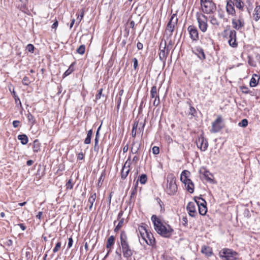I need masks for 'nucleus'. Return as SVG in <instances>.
<instances>
[{
  "label": "nucleus",
  "instance_id": "obj_2",
  "mask_svg": "<svg viewBox=\"0 0 260 260\" xmlns=\"http://www.w3.org/2000/svg\"><path fill=\"white\" fill-rule=\"evenodd\" d=\"M151 220L153 223L154 229L157 233L165 237H170L173 231V230L170 226H165L161 222L160 220L155 215H153L151 217Z\"/></svg>",
  "mask_w": 260,
  "mask_h": 260
},
{
  "label": "nucleus",
  "instance_id": "obj_28",
  "mask_svg": "<svg viewBox=\"0 0 260 260\" xmlns=\"http://www.w3.org/2000/svg\"><path fill=\"white\" fill-rule=\"evenodd\" d=\"M233 3L237 8L242 11L243 10L244 3L242 0H234Z\"/></svg>",
  "mask_w": 260,
  "mask_h": 260
},
{
  "label": "nucleus",
  "instance_id": "obj_18",
  "mask_svg": "<svg viewBox=\"0 0 260 260\" xmlns=\"http://www.w3.org/2000/svg\"><path fill=\"white\" fill-rule=\"evenodd\" d=\"M130 160H131V156H129L128 157L127 161L125 162V163L124 164V166L123 167V168L122 169L121 172V178L122 179L126 178V177L128 175V174L129 172V167L130 163L129 162L128 163L127 167H126V165L127 164L128 161H129Z\"/></svg>",
  "mask_w": 260,
  "mask_h": 260
},
{
  "label": "nucleus",
  "instance_id": "obj_62",
  "mask_svg": "<svg viewBox=\"0 0 260 260\" xmlns=\"http://www.w3.org/2000/svg\"><path fill=\"white\" fill-rule=\"evenodd\" d=\"M58 26V21L56 20L52 25V29H56Z\"/></svg>",
  "mask_w": 260,
  "mask_h": 260
},
{
  "label": "nucleus",
  "instance_id": "obj_35",
  "mask_svg": "<svg viewBox=\"0 0 260 260\" xmlns=\"http://www.w3.org/2000/svg\"><path fill=\"white\" fill-rule=\"evenodd\" d=\"M137 187H138V181H137L135 183V186L132 188L131 194V198H132L134 197H135L137 192Z\"/></svg>",
  "mask_w": 260,
  "mask_h": 260
},
{
  "label": "nucleus",
  "instance_id": "obj_61",
  "mask_svg": "<svg viewBox=\"0 0 260 260\" xmlns=\"http://www.w3.org/2000/svg\"><path fill=\"white\" fill-rule=\"evenodd\" d=\"M99 137H95L94 139V149H95L96 146L98 145Z\"/></svg>",
  "mask_w": 260,
  "mask_h": 260
},
{
  "label": "nucleus",
  "instance_id": "obj_51",
  "mask_svg": "<svg viewBox=\"0 0 260 260\" xmlns=\"http://www.w3.org/2000/svg\"><path fill=\"white\" fill-rule=\"evenodd\" d=\"M218 17L220 19H223L224 17V14L223 11H218Z\"/></svg>",
  "mask_w": 260,
  "mask_h": 260
},
{
  "label": "nucleus",
  "instance_id": "obj_26",
  "mask_svg": "<svg viewBox=\"0 0 260 260\" xmlns=\"http://www.w3.org/2000/svg\"><path fill=\"white\" fill-rule=\"evenodd\" d=\"M140 147V144L138 142H134L133 143L132 147L131 152L133 154H136L138 153Z\"/></svg>",
  "mask_w": 260,
  "mask_h": 260
},
{
  "label": "nucleus",
  "instance_id": "obj_58",
  "mask_svg": "<svg viewBox=\"0 0 260 260\" xmlns=\"http://www.w3.org/2000/svg\"><path fill=\"white\" fill-rule=\"evenodd\" d=\"M20 123V121L18 120H14L13 122V125L14 127H18Z\"/></svg>",
  "mask_w": 260,
  "mask_h": 260
},
{
  "label": "nucleus",
  "instance_id": "obj_6",
  "mask_svg": "<svg viewBox=\"0 0 260 260\" xmlns=\"http://www.w3.org/2000/svg\"><path fill=\"white\" fill-rule=\"evenodd\" d=\"M219 254L222 260H237L238 256L236 251L228 248L222 249Z\"/></svg>",
  "mask_w": 260,
  "mask_h": 260
},
{
  "label": "nucleus",
  "instance_id": "obj_31",
  "mask_svg": "<svg viewBox=\"0 0 260 260\" xmlns=\"http://www.w3.org/2000/svg\"><path fill=\"white\" fill-rule=\"evenodd\" d=\"M33 151L35 152H38L40 149V143L38 140H35L33 142Z\"/></svg>",
  "mask_w": 260,
  "mask_h": 260
},
{
  "label": "nucleus",
  "instance_id": "obj_3",
  "mask_svg": "<svg viewBox=\"0 0 260 260\" xmlns=\"http://www.w3.org/2000/svg\"><path fill=\"white\" fill-rule=\"evenodd\" d=\"M138 232L142 239L149 245L153 246L155 244V238L153 234L149 232L146 226L141 225L138 227Z\"/></svg>",
  "mask_w": 260,
  "mask_h": 260
},
{
  "label": "nucleus",
  "instance_id": "obj_54",
  "mask_svg": "<svg viewBox=\"0 0 260 260\" xmlns=\"http://www.w3.org/2000/svg\"><path fill=\"white\" fill-rule=\"evenodd\" d=\"M196 113V109L192 106L190 107L189 108V114L191 115H194V113Z\"/></svg>",
  "mask_w": 260,
  "mask_h": 260
},
{
  "label": "nucleus",
  "instance_id": "obj_11",
  "mask_svg": "<svg viewBox=\"0 0 260 260\" xmlns=\"http://www.w3.org/2000/svg\"><path fill=\"white\" fill-rule=\"evenodd\" d=\"M196 143L198 147L200 148L201 151H205L207 150L208 146V141L203 137L201 136L199 137Z\"/></svg>",
  "mask_w": 260,
  "mask_h": 260
},
{
  "label": "nucleus",
  "instance_id": "obj_23",
  "mask_svg": "<svg viewBox=\"0 0 260 260\" xmlns=\"http://www.w3.org/2000/svg\"><path fill=\"white\" fill-rule=\"evenodd\" d=\"M253 19L257 21L260 19V5L255 7L253 14Z\"/></svg>",
  "mask_w": 260,
  "mask_h": 260
},
{
  "label": "nucleus",
  "instance_id": "obj_13",
  "mask_svg": "<svg viewBox=\"0 0 260 260\" xmlns=\"http://www.w3.org/2000/svg\"><path fill=\"white\" fill-rule=\"evenodd\" d=\"M187 30L189 32L190 37L193 41L199 40V33L197 28L193 25H189Z\"/></svg>",
  "mask_w": 260,
  "mask_h": 260
},
{
  "label": "nucleus",
  "instance_id": "obj_59",
  "mask_svg": "<svg viewBox=\"0 0 260 260\" xmlns=\"http://www.w3.org/2000/svg\"><path fill=\"white\" fill-rule=\"evenodd\" d=\"M20 2L23 3V5L22 6V7H23L24 9H25L26 7V4H27V0H20Z\"/></svg>",
  "mask_w": 260,
  "mask_h": 260
},
{
  "label": "nucleus",
  "instance_id": "obj_48",
  "mask_svg": "<svg viewBox=\"0 0 260 260\" xmlns=\"http://www.w3.org/2000/svg\"><path fill=\"white\" fill-rule=\"evenodd\" d=\"M22 83L25 85H28L29 84V79L27 77H24L22 79Z\"/></svg>",
  "mask_w": 260,
  "mask_h": 260
},
{
  "label": "nucleus",
  "instance_id": "obj_33",
  "mask_svg": "<svg viewBox=\"0 0 260 260\" xmlns=\"http://www.w3.org/2000/svg\"><path fill=\"white\" fill-rule=\"evenodd\" d=\"M147 181V177L146 174H142L139 177L137 181L138 182L139 181L141 184H145Z\"/></svg>",
  "mask_w": 260,
  "mask_h": 260
},
{
  "label": "nucleus",
  "instance_id": "obj_52",
  "mask_svg": "<svg viewBox=\"0 0 260 260\" xmlns=\"http://www.w3.org/2000/svg\"><path fill=\"white\" fill-rule=\"evenodd\" d=\"M159 103H160L159 97H158V99L156 98V99H154L153 103V105L154 106L156 107L159 104Z\"/></svg>",
  "mask_w": 260,
  "mask_h": 260
},
{
  "label": "nucleus",
  "instance_id": "obj_25",
  "mask_svg": "<svg viewBox=\"0 0 260 260\" xmlns=\"http://www.w3.org/2000/svg\"><path fill=\"white\" fill-rule=\"evenodd\" d=\"M260 78V77L254 74L251 78L250 81V86L251 87H255L257 85L258 83V80Z\"/></svg>",
  "mask_w": 260,
  "mask_h": 260
},
{
  "label": "nucleus",
  "instance_id": "obj_17",
  "mask_svg": "<svg viewBox=\"0 0 260 260\" xmlns=\"http://www.w3.org/2000/svg\"><path fill=\"white\" fill-rule=\"evenodd\" d=\"M123 212L122 211H120L119 212V213H118V215L117 216V219L119 220V221L117 225L116 226V227L114 229L115 232H118L123 225L124 219L123 218H121V217L123 215Z\"/></svg>",
  "mask_w": 260,
  "mask_h": 260
},
{
  "label": "nucleus",
  "instance_id": "obj_36",
  "mask_svg": "<svg viewBox=\"0 0 260 260\" xmlns=\"http://www.w3.org/2000/svg\"><path fill=\"white\" fill-rule=\"evenodd\" d=\"M27 118L29 122H30L31 124H34L35 123V119L33 115L29 112L27 114Z\"/></svg>",
  "mask_w": 260,
  "mask_h": 260
},
{
  "label": "nucleus",
  "instance_id": "obj_29",
  "mask_svg": "<svg viewBox=\"0 0 260 260\" xmlns=\"http://www.w3.org/2000/svg\"><path fill=\"white\" fill-rule=\"evenodd\" d=\"M17 138L19 140L21 141V143L23 145H25L28 143V137L25 134L19 135Z\"/></svg>",
  "mask_w": 260,
  "mask_h": 260
},
{
  "label": "nucleus",
  "instance_id": "obj_10",
  "mask_svg": "<svg viewBox=\"0 0 260 260\" xmlns=\"http://www.w3.org/2000/svg\"><path fill=\"white\" fill-rule=\"evenodd\" d=\"M229 32V44L232 47H236L237 46V43L236 42V31L235 30H228L226 29L224 31L225 33Z\"/></svg>",
  "mask_w": 260,
  "mask_h": 260
},
{
  "label": "nucleus",
  "instance_id": "obj_41",
  "mask_svg": "<svg viewBox=\"0 0 260 260\" xmlns=\"http://www.w3.org/2000/svg\"><path fill=\"white\" fill-rule=\"evenodd\" d=\"M61 243L60 242H58L55 246V247L53 249V252L54 253L57 252L61 248Z\"/></svg>",
  "mask_w": 260,
  "mask_h": 260
},
{
  "label": "nucleus",
  "instance_id": "obj_40",
  "mask_svg": "<svg viewBox=\"0 0 260 260\" xmlns=\"http://www.w3.org/2000/svg\"><path fill=\"white\" fill-rule=\"evenodd\" d=\"M248 125V120L246 119H243L238 123V125L241 127H245Z\"/></svg>",
  "mask_w": 260,
  "mask_h": 260
},
{
  "label": "nucleus",
  "instance_id": "obj_27",
  "mask_svg": "<svg viewBox=\"0 0 260 260\" xmlns=\"http://www.w3.org/2000/svg\"><path fill=\"white\" fill-rule=\"evenodd\" d=\"M150 95L151 98H158L159 96L158 91L156 86H153L150 90Z\"/></svg>",
  "mask_w": 260,
  "mask_h": 260
},
{
  "label": "nucleus",
  "instance_id": "obj_50",
  "mask_svg": "<svg viewBox=\"0 0 260 260\" xmlns=\"http://www.w3.org/2000/svg\"><path fill=\"white\" fill-rule=\"evenodd\" d=\"M198 200H197L196 199H195V202L196 203V205L198 207H199V205H200V204H202V200H204L203 198H198Z\"/></svg>",
  "mask_w": 260,
  "mask_h": 260
},
{
  "label": "nucleus",
  "instance_id": "obj_16",
  "mask_svg": "<svg viewBox=\"0 0 260 260\" xmlns=\"http://www.w3.org/2000/svg\"><path fill=\"white\" fill-rule=\"evenodd\" d=\"M96 198V194L95 192H91L90 193L89 197L88 200L87 206L88 207V211H91L92 210L93 204Z\"/></svg>",
  "mask_w": 260,
  "mask_h": 260
},
{
  "label": "nucleus",
  "instance_id": "obj_53",
  "mask_svg": "<svg viewBox=\"0 0 260 260\" xmlns=\"http://www.w3.org/2000/svg\"><path fill=\"white\" fill-rule=\"evenodd\" d=\"M73 243V240L72 238V237L69 238L68 244V247L69 248H71L72 246Z\"/></svg>",
  "mask_w": 260,
  "mask_h": 260
},
{
  "label": "nucleus",
  "instance_id": "obj_20",
  "mask_svg": "<svg viewBox=\"0 0 260 260\" xmlns=\"http://www.w3.org/2000/svg\"><path fill=\"white\" fill-rule=\"evenodd\" d=\"M234 3L231 0L227 2L226 10L229 14L233 15L235 14V10L234 8Z\"/></svg>",
  "mask_w": 260,
  "mask_h": 260
},
{
  "label": "nucleus",
  "instance_id": "obj_60",
  "mask_svg": "<svg viewBox=\"0 0 260 260\" xmlns=\"http://www.w3.org/2000/svg\"><path fill=\"white\" fill-rule=\"evenodd\" d=\"M137 47L139 50H142L143 48V45L140 42H138L137 44Z\"/></svg>",
  "mask_w": 260,
  "mask_h": 260
},
{
  "label": "nucleus",
  "instance_id": "obj_5",
  "mask_svg": "<svg viewBox=\"0 0 260 260\" xmlns=\"http://www.w3.org/2000/svg\"><path fill=\"white\" fill-rule=\"evenodd\" d=\"M190 173L188 170H184L180 175V180L184 184L186 190L190 193L194 191V184L190 179Z\"/></svg>",
  "mask_w": 260,
  "mask_h": 260
},
{
  "label": "nucleus",
  "instance_id": "obj_22",
  "mask_svg": "<svg viewBox=\"0 0 260 260\" xmlns=\"http://www.w3.org/2000/svg\"><path fill=\"white\" fill-rule=\"evenodd\" d=\"M201 252L207 256H210L212 254V248L207 246H204L202 247Z\"/></svg>",
  "mask_w": 260,
  "mask_h": 260
},
{
  "label": "nucleus",
  "instance_id": "obj_44",
  "mask_svg": "<svg viewBox=\"0 0 260 260\" xmlns=\"http://www.w3.org/2000/svg\"><path fill=\"white\" fill-rule=\"evenodd\" d=\"M204 175L206 177V179L209 181H212V179L211 177L212 176L210 174L208 171H205L204 172Z\"/></svg>",
  "mask_w": 260,
  "mask_h": 260
},
{
  "label": "nucleus",
  "instance_id": "obj_64",
  "mask_svg": "<svg viewBox=\"0 0 260 260\" xmlns=\"http://www.w3.org/2000/svg\"><path fill=\"white\" fill-rule=\"evenodd\" d=\"M139 160V158L137 156H135L133 158V162L136 164Z\"/></svg>",
  "mask_w": 260,
  "mask_h": 260
},
{
  "label": "nucleus",
  "instance_id": "obj_38",
  "mask_svg": "<svg viewBox=\"0 0 260 260\" xmlns=\"http://www.w3.org/2000/svg\"><path fill=\"white\" fill-rule=\"evenodd\" d=\"M85 46L84 45H81L77 49V52L80 54H83L85 52Z\"/></svg>",
  "mask_w": 260,
  "mask_h": 260
},
{
  "label": "nucleus",
  "instance_id": "obj_19",
  "mask_svg": "<svg viewBox=\"0 0 260 260\" xmlns=\"http://www.w3.org/2000/svg\"><path fill=\"white\" fill-rule=\"evenodd\" d=\"M114 242L115 237H114V236L112 235L108 238L106 243V247L109 249V250L107 254L106 255V256H105L104 258H105L109 254V252L111 251V247L114 244Z\"/></svg>",
  "mask_w": 260,
  "mask_h": 260
},
{
  "label": "nucleus",
  "instance_id": "obj_63",
  "mask_svg": "<svg viewBox=\"0 0 260 260\" xmlns=\"http://www.w3.org/2000/svg\"><path fill=\"white\" fill-rule=\"evenodd\" d=\"M156 200L157 202L159 204L160 207L161 208H162V205H163V204H162V202H161L160 199L159 198H157L156 199Z\"/></svg>",
  "mask_w": 260,
  "mask_h": 260
},
{
  "label": "nucleus",
  "instance_id": "obj_49",
  "mask_svg": "<svg viewBox=\"0 0 260 260\" xmlns=\"http://www.w3.org/2000/svg\"><path fill=\"white\" fill-rule=\"evenodd\" d=\"M103 89L101 88L98 91V93L96 95L95 99L96 100H99L101 98L102 94Z\"/></svg>",
  "mask_w": 260,
  "mask_h": 260
},
{
  "label": "nucleus",
  "instance_id": "obj_21",
  "mask_svg": "<svg viewBox=\"0 0 260 260\" xmlns=\"http://www.w3.org/2000/svg\"><path fill=\"white\" fill-rule=\"evenodd\" d=\"M202 204H200L199 208V213L202 215H205L207 212V208L206 207V202L205 200H202Z\"/></svg>",
  "mask_w": 260,
  "mask_h": 260
},
{
  "label": "nucleus",
  "instance_id": "obj_43",
  "mask_svg": "<svg viewBox=\"0 0 260 260\" xmlns=\"http://www.w3.org/2000/svg\"><path fill=\"white\" fill-rule=\"evenodd\" d=\"M73 69L72 68V66H71L69 68L64 72L63 76L64 77H66L67 76H69L70 74H71L73 71Z\"/></svg>",
  "mask_w": 260,
  "mask_h": 260
},
{
  "label": "nucleus",
  "instance_id": "obj_30",
  "mask_svg": "<svg viewBox=\"0 0 260 260\" xmlns=\"http://www.w3.org/2000/svg\"><path fill=\"white\" fill-rule=\"evenodd\" d=\"M210 22L213 25L219 26L220 24L219 21L217 19L215 16L212 15L209 16Z\"/></svg>",
  "mask_w": 260,
  "mask_h": 260
},
{
  "label": "nucleus",
  "instance_id": "obj_15",
  "mask_svg": "<svg viewBox=\"0 0 260 260\" xmlns=\"http://www.w3.org/2000/svg\"><path fill=\"white\" fill-rule=\"evenodd\" d=\"M232 23L233 28L237 30L241 29L245 25L244 20L240 19H233Z\"/></svg>",
  "mask_w": 260,
  "mask_h": 260
},
{
  "label": "nucleus",
  "instance_id": "obj_56",
  "mask_svg": "<svg viewBox=\"0 0 260 260\" xmlns=\"http://www.w3.org/2000/svg\"><path fill=\"white\" fill-rule=\"evenodd\" d=\"M105 173H104V172H103V173L101 174V176H100V178H99V183H98V185H99L100 183V182H101V181H103V180H104V177H105Z\"/></svg>",
  "mask_w": 260,
  "mask_h": 260
},
{
  "label": "nucleus",
  "instance_id": "obj_24",
  "mask_svg": "<svg viewBox=\"0 0 260 260\" xmlns=\"http://www.w3.org/2000/svg\"><path fill=\"white\" fill-rule=\"evenodd\" d=\"M198 57L201 60H204L206 58V55L204 52V50L200 47H198L196 49V52L195 53Z\"/></svg>",
  "mask_w": 260,
  "mask_h": 260
},
{
  "label": "nucleus",
  "instance_id": "obj_4",
  "mask_svg": "<svg viewBox=\"0 0 260 260\" xmlns=\"http://www.w3.org/2000/svg\"><path fill=\"white\" fill-rule=\"evenodd\" d=\"M176 177L173 174H169L167 177V185L166 192L170 196L174 195L177 191V186L176 183Z\"/></svg>",
  "mask_w": 260,
  "mask_h": 260
},
{
  "label": "nucleus",
  "instance_id": "obj_55",
  "mask_svg": "<svg viewBox=\"0 0 260 260\" xmlns=\"http://www.w3.org/2000/svg\"><path fill=\"white\" fill-rule=\"evenodd\" d=\"M183 224L184 225H186L188 223V220L186 216H183L182 218Z\"/></svg>",
  "mask_w": 260,
  "mask_h": 260
},
{
  "label": "nucleus",
  "instance_id": "obj_57",
  "mask_svg": "<svg viewBox=\"0 0 260 260\" xmlns=\"http://www.w3.org/2000/svg\"><path fill=\"white\" fill-rule=\"evenodd\" d=\"M84 155L82 152L79 153L78 154V157H77L78 159L82 160L84 159Z\"/></svg>",
  "mask_w": 260,
  "mask_h": 260
},
{
  "label": "nucleus",
  "instance_id": "obj_37",
  "mask_svg": "<svg viewBox=\"0 0 260 260\" xmlns=\"http://www.w3.org/2000/svg\"><path fill=\"white\" fill-rule=\"evenodd\" d=\"M172 48V42L170 41L168 45H166V44L165 43V46L164 48V49L166 50V52H167L168 54H169Z\"/></svg>",
  "mask_w": 260,
  "mask_h": 260
},
{
  "label": "nucleus",
  "instance_id": "obj_8",
  "mask_svg": "<svg viewBox=\"0 0 260 260\" xmlns=\"http://www.w3.org/2000/svg\"><path fill=\"white\" fill-rule=\"evenodd\" d=\"M223 126L221 116H218L216 120L212 123L210 132L212 133H218L223 127Z\"/></svg>",
  "mask_w": 260,
  "mask_h": 260
},
{
  "label": "nucleus",
  "instance_id": "obj_7",
  "mask_svg": "<svg viewBox=\"0 0 260 260\" xmlns=\"http://www.w3.org/2000/svg\"><path fill=\"white\" fill-rule=\"evenodd\" d=\"M196 17L199 29L203 32H206L208 27V17L204 14L199 13H197Z\"/></svg>",
  "mask_w": 260,
  "mask_h": 260
},
{
  "label": "nucleus",
  "instance_id": "obj_32",
  "mask_svg": "<svg viewBox=\"0 0 260 260\" xmlns=\"http://www.w3.org/2000/svg\"><path fill=\"white\" fill-rule=\"evenodd\" d=\"M92 130L90 129L88 131L87 134V137L84 140V143L86 144H89L91 142V138L92 135Z\"/></svg>",
  "mask_w": 260,
  "mask_h": 260
},
{
  "label": "nucleus",
  "instance_id": "obj_42",
  "mask_svg": "<svg viewBox=\"0 0 260 260\" xmlns=\"http://www.w3.org/2000/svg\"><path fill=\"white\" fill-rule=\"evenodd\" d=\"M34 49H35L34 46L31 44H28L27 45L26 48V50H27L28 52H30V53H33V52L34 51Z\"/></svg>",
  "mask_w": 260,
  "mask_h": 260
},
{
  "label": "nucleus",
  "instance_id": "obj_12",
  "mask_svg": "<svg viewBox=\"0 0 260 260\" xmlns=\"http://www.w3.org/2000/svg\"><path fill=\"white\" fill-rule=\"evenodd\" d=\"M178 22V18L176 14H174L171 17L169 22L167 26V29L170 32H172L174 30L175 26Z\"/></svg>",
  "mask_w": 260,
  "mask_h": 260
},
{
  "label": "nucleus",
  "instance_id": "obj_39",
  "mask_svg": "<svg viewBox=\"0 0 260 260\" xmlns=\"http://www.w3.org/2000/svg\"><path fill=\"white\" fill-rule=\"evenodd\" d=\"M73 183L72 179H70L66 183V186L67 189H71L73 187Z\"/></svg>",
  "mask_w": 260,
  "mask_h": 260
},
{
  "label": "nucleus",
  "instance_id": "obj_14",
  "mask_svg": "<svg viewBox=\"0 0 260 260\" xmlns=\"http://www.w3.org/2000/svg\"><path fill=\"white\" fill-rule=\"evenodd\" d=\"M188 214L191 217H195L197 214L196 203L190 202L186 206Z\"/></svg>",
  "mask_w": 260,
  "mask_h": 260
},
{
  "label": "nucleus",
  "instance_id": "obj_46",
  "mask_svg": "<svg viewBox=\"0 0 260 260\" xmlns=\"http://www.w3.org/2000/svg\"><path fill=\"white\" fill-rule=\"evenodd\" d=\"M152 152L154 154H158L159 152V148L158 147L154 146L152 148Z\"/></svg>",
  "mask_w": 260,
  "mask_h": 260
},
{
  "label": "nucleus",
  "instance_id": "obj_34",
  "mask_svg": "<svg viewBox=\"0 0 260 260\" xmlns=\"http://www.w3.org/2000/svg\"><path fill=\"white\" fill-rule=\"evenodd\" d=\"M168 54L166 52L164 49L160 50L159 53V58L161 60H164L166 59Z\"/></svg>",
  "mask_w": 260,
  "mask_h": 260
},
{
  "label": "nucleus",
  "instance_id": "obj_47",
  "mask_svg": "<svg viewBox=\"0 0 260 260\" xmlns=\"http://www.w3.org/2000/svg\"><path fill=\"white\" fill-rule=\"evenodd\" d=\"M133 62L134 63V68L135 70H136L138 66V61L136 58H134L133 59Z\"/></svg>",
  "mask_w": 260,
  "mask_h": 260
},
{
  "label": "nucleus",
  "instance_id": "obj_1",
  "mask_svg": "<svg viewBox=\"0 0 260 260\" xmlns=\"http://www.w3.org/2000/svg\"><path fill=\"white\" fill-rule=\"evenodd\" d=\"M120 246L121 249L123 256L127 260H130L133 255L134 250L131 248L128 241L126 233L122 231L120 236Z\"/></svg>",
  "mask_w": 260,
  "mask_h": 260
},
{
  "label": "nucleus",
  "instance_id": "obj_45",
  "mask_svg": "<svg viewBox=\"0 0 260 260\" xmlns=\"http://www.w3.org/2000/svg\"><path fill=\"white\" fill-rule=\"evenodd\" d=\"M241 89L242 90V92L245 94L250 93L251 92H250L248 88L245 86H241Z\"/></svg>",
  "mask_w": 260,
  "mask_h": 260
},
{
  "label": "nucleus",
  "instance_id": "obj_9",
  "mask_svg": "<svg viewBox=\"0 0 260 260\" xmlns=\"http://www.w3.org/2000/svg\"><path fill=\"white\" fill-rule=\"evenodd\" d=\"M201 6L203 12L207 14L213 13L216 9V5L213 1L202 4Z\"/></svg>",
  "mask_w": 260,
  "mask_h": 260
}]
</instances>
